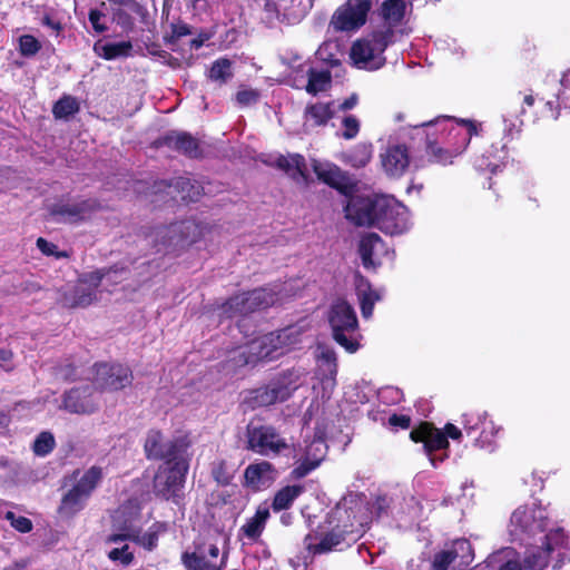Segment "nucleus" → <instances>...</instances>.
Segmentation results:
<instances>
[{
    "label": "nucleus",
    "mask_w": 570,
    "mask_h": 570,
    "mask_svg": "<svg viewBox=\"0 0 570 570\" xmlns=\"http://www.w3.org/2000/svg\"><path fill=\"white\" fill-rule=\"evenodd\" d=\"M391 31L379 30L356 40L350 50V58L355 67L365 70H377L385 63V51L390 42Z\"/></svg>",
    "instance_id": "1"
},
{
    "label": "nucleus",
    "mask_w": 570,
    "mask_h": 570,
    "mask_svg": "<svg viewBox=\"0 0 570 570\" xmlns=\"http://www.w3.org/2000/svg\"><path fill=\"white\" fill-rule=\"evenodd\" d=\"M330 324L334 340L347 352L354 353L358 348V323L353 307L344 299L336 301L330 312Z\"/></svg>",
    "instance_id": "2"
},
{
    "label": "nucleus",
    "mask_w": 570,
    "mask_h": 570,
    "mask_svg": "<svg viewBox=\"0 0 570 570\" xmlns=\"http://www.w3.org/2000/svg\"><path fill=\"white\" fill-rule=\"evenodd\" d=\"M376 226L386 234L396 235L410 227L407 208L393 197L376 198Z\"/></svg>",
    "instance_id": "3"
},
{
    "label": "nucleus",
    "mask_w": 570,
    "mask_h": 570,
    "mask_svg": "<svg viewBox=\"0 0 570 570\" xmlns=\"http://www.w3.org/2000/svg\"><path fill=\"white\" fill-rule=\"evenodd\" d=\"M372 6L371 0H347L334 11L330 26L335 31H356L366 23Z\"/></svg>",
    "instance_id": "4"
},
{
    "label": "nucleus",
    "mask_w": 570,
    "mask_h": 570,
    "mask_svg": "<svg viewBox=\"0 0 570 570\" xmlns=\"http://www.w3.org/2000/svg\"><path fill=\"white\" fill-rule=\"evenodd\" d=\"M288 443L269 425L250 426L247 431V448L264 456H275L288 449Z\"/></svg>",
    "instance_id": "5"
},
{
    "label": "nucleus",
    "mask_w": 570,
    "mask_h": 570,
    "mask_svg": "<svg viewBox=\"0 0 570 570\" xmlns=\"http://www.w3.org/2000/svg\"><path fill=\"white\" fill-rule=\"evenodd\" d=\"M187 469V463L183 460L176 462L168 460L163 463L154 479V488L157 494L165 499L176 497L183 488Z\"/></svg>",
    "instance_id": "6"
},
{
    "label": "nucleus",
    "mask_w": 570,
    "mask_h": 570,
    "mask_svg": "<svg viewBox=\"0 0 570 570\" xmlns=\"http://www.w3.org/2000/svg\"><path fill=\"white\" fill-rule=\"evenodd\" d=\"M298 386V373L294 371L286 372L265 387L256 390L255 402L259 406H268L276 402H283L287 400Z\"/></svg>",
    "instance_id": "7"
},
{
    "label": "nucleus",
    "mask_w": 570,
    "mask_h": 570,
    "mask_svg": "<svg viewBox=\"0 0 570 570\" xmlns=\"http://www.w3.org/2000/svg\"><path fill=\"white\" fill-rule=\"evenodd\" d=\"M277 294L271 289L258 288L248 293H243L232 297L225 305V311L229 316L252 313L259 308H266L277 303Z\"/></svg>",
    "instance_id": "8"
},
{
    "label": "nucleus",
    "mask_w": 570,
    "mask_h": 570,
    "mask_svg": "<svg viewBox=\"0 0 570 570\" xmlns=\"http://www.w3.org/2000/svg\"><path fill=\"white\" fill-rule=\"evenodd\" d=\"M132 382L130 370L121 364H97L95 366L94 383L101 391H118Z\"/></svg>",
    "instance_id": "9"
},
{
    "label": "nucleus",
    "mask_w": 570,
    "mask_h": 570,
    "mask_svg": "<svg viewBox=\"0 0 570 570\" xmlns=\"http://www.w3.org/2000/svg\"><path fill=\"white\" fill-rule=\"evenodd\" d=\"M218 557L217 544L208 543L198 546L194 552H184L181 562L188 570H223L226 557Z\"/></svg>",
    "instance_id": "10"
},
{
    "label": "nucleus",
    "mask_w": 570,
    "mask_h": 570,
    "mask_svg": "<svg viewBox=\"0 0 570 570\" xmlns=\"http://www.w3.org/2000/svg\"><path fill=\"white\" fill-rule=\"evenodd\" d=\"M316 375L322 384L323 394L330 396L336 386L337 362L333 348L318 344L315 351Z\"/></svg>",
    "instance_id": "11"
},
{
    "label": "nucleus",
    "mask_w": 570,
    "mask_h": 570,
    "mask_svg": "<svg viewBox=\"0 0 570 570\" xmlns=\"http://www.w3.org/2000/svg\"><path fill=\"white\" fill-rule=\"evenodd\" d=\"M358 252L365 267H376L393 259L394 253L376 235H364L360 242Z\"/></svg>",
    "instance_id": "12"
},
{
    "label": "nucleus",
    "mask_w": 570,
    "mask_h": 570,
    "mask_svg": "<svg viewBox=\"0 0 570 570\" xmlns=\"http://www.w3.org/2000/svg\"><path fill=\"white\" fill-rule=\"evenodd\" d=\"M99 208L100 204L96 199H85L77 203L59 202L49 210L57 222L73 223L86 218Z\"/></svg>",
    "instance_id": "13"
},
{
    "label": "nucleus",
    "mask_w": 570,
    "mask_h": 570,
    "mask_svg": "<svg viewBox=\"0 0 570 570\" xmlns=\"http://www.w3.org/2000/svg\"><path fill=\"white\" fill-rule=\"evenodd\" d=\"M345 216L356 225L376 224V199L370 197H351L346 207Z\"/></svg>",
    "instance_id": "14"
},
{
    "label": "nucleus",
    "mask_w": 570,
    "mask_h": 570,
    "mask_svg": "<svg viewBox=\"0 0 570 570\" xmlns=\"http://www.w3.org/2000/svg\"><path fill=\"white\" fill-rule=\"evenodd\" d=\"M380 160L386 175L400 177L410 165L409 150L404 145H389L381 151Z\"/></svg>",
    "instance_id": "15"
},
{
    "label": "nucleus",
    "mask_w": 570,
    "mask_h": 570,
    "mask_svg": "<svg viewBox=\"0 0 570 570\" xmlns=\"http://www.w3.org/2000/svg\"><path fill=\"white\" fill-rule=\"evenodd\" d=\"M511 525L513 528L512 533L514 534L543 531V512L534 507H520L512 513Z\"/></svg>",
    "instance_id": "16"
},
{
    "label": "nucleus",
    "mask_w": 570,
    "mask_h": 570,
    "mask_svg": "<svg viewBox=\"0 0 570 570\" xmlns=\"http://www.w3.org/2000/svg\"><path fill=\"white\" fill-rule=\"evenodd\" d=\"M63 409L76 414H91L98 409V401L90 386L77 387L66 393Z\"/></svg>",
    "instance_id": "17"
},
{
    "label": "nucleus",
    "mask_w": 570,
    "mask_h": 570,
    "mask_svg": "<svg viewBox=\"0 0 570 570\" xmlns=\"http://www.w3.org/2000/svg\"><path fill=\"white\" fill-rule=\"evenodd\" d=\"M564 541L566 537L562 530L551 531L546 535L543 548L528 551L524 558L525 567L532 570H542L549 562L550 552L556 546H562Z\"/></svg>",
    "instance_id": "18"
},
{
    "label": "nucleus",
    "mask_w": 570,
    "mask_h": 570,
    "mask_svg": "<svg viewBox=\"0 0 570 570\" xmlns=\"http://www.w3.org/2000/svg\"><path fill=\"white\" fill-rule=\"evenodd\" d=\"M276 476V470L267 461L249 464L244 472L245 485L255 491L271 487Z\"/></svg>",
    "instance_id": "19"
},
{
    "label": "nucleus",
    "mask_w": 570,
    "mask_h": 570,
    "mask_svg": "<svg viewBox=\"0 0 570 570\" xmlns=\"http://www.w3.org/2000/svg\"><path fill=\"white\" fill-rule=\"evenodd\" d=\"M410 436L414 442H422L428 453L449 446L445 434L429 423L420 424L419 428L411 431Z\"/></svg>",
    "instance_id": "20"
},
{
    "label": "nucleus",
    "mask_w": 570,
    "mask_h": 570,
    "mask_svg": "<svg viewBox=\"0 0 570 570\" xmlns=\"http://www.w3.org/2000/svg\"><path fill=\"white\" fill-rule=\"evenodd\" d=\"M139 532V529L132 523V521H129L128 523L125 521L124 525L120 528V532L109 535L107 542L117 543L118 541L132 540L140 543L144 548L153 550L156 547L157 533L155 531H149L140 537Z\"/></svg>",
    "instance_id": "21"
},
{
    "label": "nucleus",
    "mask_w": 570,
    "mask_h": 570,
    "mask_svg": "<svg viewBox=\"0 0 570 570\" xmlns=\"http://www.w3.org/2000/svg\"><path fill=\"white\" fill-rule=\"evenodd\" d=\"M240 355L245 356V364L277 358L275 345L269 344V333L253 340Z\"/></svg>",
    "instance_id": "22"
},
{
    "label": "nucleus",
    "mask_w": 570,
    "mask_h": 570,
    "mask_svg": "<svg viewBox=\"0 0 570 570\" xmlns=\"http://www.w3.org/2000/svg\"><path fill=\"white\" fill-rule=\"evenodd\" d=\"M273 164L295 180H307V165L305 158L299 154L279 155Z\"/></svg>",
    "instance_id": "23"
},
{
    "label": "nucleus",
    "mask_w": 570,
    "mask_h": 570,
    "mask_svg": "<svg viewBox=\"0 0 570 570\" xmlns=\"http://www.w3.org/2000/svg\"><path fill=\"white\" fill-rule=\"evenodd\" d=\"M145 452L149 459H176V445L165 442L159 431L151 430L147 434Z\"/></svg>",
    "instance_id": "24"
},
{
    "label": "nucleus",
    "mask_w": 570,
    "mask_h": 570,
    "mask_svg": "<svg viewBox=\"0 0 570 570\" xmlns=\"http://www.w3.org/2000/svg\"><path fill=\"white\" fill-rule=\"evenodd\" d=\"M334 116L331 102H317L306 107L304 112V127L306 129L324 126Z\"/></svg>",
    "instance_id": "25"
},
{
    "label": "nucleus",
    "mask_w": 570,
    "mask_h": 570,
    "mask_svg": "<svg viewBox=\"0 0 570 570\" xmlns=\"http://www.w3.org/2000/svg\"><path fill=\"white\" fill-rule=\"evenodd\" d=\"M313 169L317 178L323 183L335 188L343 186L344 175L336 165L328 161L313 160Z\"/></svg>",
    "instance_id": "26"
},
{
    "label": "nucleus",
    "mask_w": 570,
    "mask_h": 570,
    "mask_svg": "<svg viewBox=\"0 0 570 570\" xmlns=\"http://www.w3.org/2000/svg\"><path fill=\"white\" fill-rule=\"evenodd\" d=\"M356 294L360 299L363 317H371L375 302L381 298L380 294L375 292L363 277H358L356 281Z\"/></svg>",
    "instance_id": "27"
},
{
    "label": "nucleus",
    "mask_w": 570,
    "mask_h": 570,
    "mask_svg": "<svg viewBox=\"0 0 570 570\" xmlns=\"http://www.w3.org/2000/svg\"><path fill=\"white\" fill-rule=\"evenodd\" d=\"M196 229L197 226L195 225L194 222L186 220L175 223L166 228H163L160 230V234L164 237H168V239L164 240V243L178 244L180 242L188 240L189 238H191Z\"/></svg>",
    "instance_id": "28"
},
{
    "label": "nucleus",
    "mask_w": 570,
    "mask_h": 570,
    "mask_svg": "<svg viewBox=\"0 0 570 570\" xmlns=\"http://www.w3.org/2000/svg\"><path fill=\"white\" fill-rule=\"evenodd\" d=\"M87 500L86 494L72 488L62 497L59 513L67 518L73 517L83 509Z\"/></svg>",
    "instance_id": "29"
},
{
    "label": "nucleus",
    "mask_w": 570,
    "mask_h": 570,
    "mask_svg": "<svg viewBox=\"0 0 570 570\" xmlns=\"http://www.w3.org/2000/svg\"><path fill=\"white\" fill-rule=\"evenodd\" d=\"M373 148L371 144L360 142L342 154V160L352 167H364L372 158Z\"/></svg>",
    "instance_id": "30"
},
{
    "label": "nucleus",
    "mask_w": 570,
    "mask_h": 570,
    "mask_svg": "<svg viewBox=\"0 0 570 570\" xmlns=\"http://www.w3.org/2000/svg\"><path fill=\"white\" fill-rule=\"evenodd\" d=\"M326 445L322 440H314L306 452V459L297 469L299 475H305L318 466L325 455Z\"/></svg>",
    "instance_id": "31"
},
{
    "label": "nucleus",
    "mask_w": 570,
    "mask_h": 570,
    "mask_svg": "<svg viewBox=\"0 0 570 570\" xmlns=\"http://www.w3.org/2000/svg\"><path fill=\"white\" fill-rule=\"evenodd\" d=\"M269 517L267 508L259 507L255 514L249 518L246 523L240 528V531L248 539H257L265 528V523Z\"/></svg>",
    "instance_id": "32"
},
{
    "label": "nucleus",
    "mask_w": 570,
    "mask_h": 570,
    "mask_svg": "<svg viewBox=\"0 0 570 570\" xmlns=\"http://www.w3.org/2000/svg\"><path fill=\"white\" fill-rule=\"evenodd\" d=\"M342 540L343 538L340 533L331 532L325 534L320 540V542L316 543V538L314 535L308 534L305 538V546L313 553H323L336 548L342 542Z\"/></svg>",
    "instance_id": "33"
},
{
    "label": "nucleus",
    "mask_w": 570,
    "mask_h": 570,
    "mask_svg": "<svg viewBox=\"0 0 570 570\" xmlns=\"http://www.w3.org/2000/svg\"><path fill=\"white\" fill-rule=\"evenodd\" d=\"M132 46L129 41H121L115 43L96 45L95 51L98 56L106 60H112L119 57H127L130 55Z\"/></svg>",
    "instance_id": "34"
},
{
    "label": "nucleus",
    "mask_w": 570,
    "mask_h": 570,
    "mask_svg": "<svg viewBox=\"0 0 570 570\" xmlns=\"http://www.w3.org/2000/svg\"><path fill=\"white\" fill-rule=\"evenodd\" d=\"M308 81L305 89L308 94L316 95L326 90L331 85V73L327 70L307 69Z\"/></svg>",
    "instance_id": "35"
},
{
    "label": "nucleus",
    "mask_w": 570,
    "mask_h": 570,
    "mask_svg": "<svg viewBox=\"0 0 570 570\" xmlns=\"http://www.w3.org/2000/svg\"><path fill=\"white\" fill-rule=\"evenodd\" d=\"M167 141L169 146H173L190 157L198 156V142L188 134L179 132L171 135L167 138Z\"/></svg>",
    "instance_id": "36"
},
{
    "label": "nucleus",
    "mask_w": 570,
    "mask_h": 570,
    "mask_svg": "<svg viewBox=\"0 0 570 570\" xmlns=\"http://www.w3.org/2000/svg\"><path fill=\"white\" fill-rule=\"evenodd\" d=\"M101 476V469L97 466H91L90 469L82 473V475L77 480V483L72 488H75L77 491H80L81 493L86 494L89 498L91 492L95 490L98 482L100 481Z\"/></svg>",
    "instance_id": "37"
},
{
    "label": "nucleus",
    "mask_w": 570,
    "mask_h": 570,
    "mask_svg": "<svg viewBox=\"0 0 570 570\" xmlns=\"http://www.w3.org/2000/svg\"><path fill=\"white\" fill-rule=\"evenodd\" d=\"M101 476V469L97 466H91L90 469L82 473V475L77 480V483L72 488H75L77 491H80L81 493L86 494L89 498L91 492L95 490L98 482L100 481Z\"/></svg>",
    "instance_id": "38"
},
{
    "label": "nucleus",
    "mask_w": 570,
    "mask_h": 570,
    "mask_svg": "<svg viewBox=\"0 0 570 570\" xmlns=\"http://www.w3.org/2000/svg\"><path fill=\"white\" fill-rule=\"evenodd\" d=\"M303 488L299 485H287L281 489L274 498L273 509L282 511L288 509L293 501L302 493Z\"/></svg>",
    "instance_id": "39"
},
{
    "label": "nucleus",
    "mask_w": 570,
    "mask_h": 570,
    "mask_svg": "<svg viewBox=\"0 0 570 570\" xmlns=\"http://www.w3.org/2000/svg\"><path fill=\"white\" fill-rule=\"evenodd\" d=\"M405 11V2L403 0H385L381 7V14L384 20L390 23H399Z\"/></svg>",
    "instance_id": "40"
},
{
    "label": "nucleus",
    "mask_w": 570,
    "mask_h": 570,
    "mask_svg": "<svg viewBox=\"0 0 570 570\" xmlns=\"http://www.w3.org/2000/svg\"><path fill=\"white\" fill-rule=\"evenodd\" d=\"M127 540L118 541L114 543L115 547L111 548L108 552V558L114 562H119L122 566H129L134 560V552L130 550Z\"/></svg>",
    "instance_id": "41"
},
{
    "label": "nucleus",
    "mask_w": 570,
    "mask_h": 570,
    "mask_svg": "<svg viewBox=\"0 0 570 570\" xmlns=\"http://www.w3.org/2000/svg\"><path fill=\"white\" fill-rule=\"evenodd\" d=\"M450 553L456 559H460V566H468L473 560L471 544L465 539L455 540L450 549Z\"/></svg>",
    "instance_id": "42"
},
{
    "label": "nucleus",
    "mask_w": 570,
    "mask_h": 570,
    "mask_svg": "<svg viewBox=\"0 0 570 570\" xmlns=\"http://www.w3.org/2000/svg\"><path fill=\"white\" fill-rule=\"evenodd\" d=\"M232 76V61L226 58L216 60L209 70V78L214 81L226 82Z\"/></svg>",
    "instance_id": "43"
},
{
    "label": "nucleus",
    "mask_w": 570,
    "mask_h": 570,
    "mask_svg": "<svg viewBox=\"0 0 570 570\" xmlns=\"http://www.w3.org/2000/svg\"><path fill=\"white\" fill-rule=\"evenodd\" d=\"M78 110V101L73 97L66 96L55 104L52 112L56 118H67Z\"/></svg>",
    "instance_id": "44"
},
{
    "label": "nucleus",
    "mask_w": 570,
    "mask_h": 570,
    "mask_svg": "<svg viewBox=\"0 0 570 570\" xmlns=\"http://www.w3.org/2000/svg\"><path fill=\"white\" fill-rule=\"evenodd\" d=\"M278 332L286 353L302 342L303 333L298 326H289Z\"/></svg>",
    "instance_id": "45"
},
{
    "label": "nucleus",
    "mask_w": 570,
    "mask_h": 570,
    "mask_svg": "<svg viewBox=\"0 0 570 570\" xmlns=\"http://www.w3.org/2000/svg\"><path fill=\"white\" fill-rule=\"evenodd\" d=\"M95 299V292L91 288H86L82 284H80L75 292V297L70 303H68V305L71 307H86L90 305Z\"/></svg>",
    "instance_id": "46"
},
{
    "label": "nucleus",
    "mask_w": 570,
    "mask_h": 570,
    "mask_svg": "<svg viewBox=\"0 0 570 570\" xmlns=\"http://www.w3.org/2000/svg\"><path fill=\"white\" fill-rule=\"evenodd\" d=\"M55 444L53 435L49 432H42L33 443V451L37 455L45 456L53 450Z\"/></svg>",
    "instance_id": "47"
},
{
    "label": "nucleus",
    "mask_w": 570,
    "mask_h": 570,
    "mask_svg": "<svg viewBox=\"0 0 570 570\" xmlns=\"http://www.w3.org/2000/svg\"><path fill=\"white\" fill-rule=\"evenodd\" d=\"M212 474L219 484H228L233 478V473L225 461L215 462L213 464Z\"/></svg>",
    "instance_id": "48"
},
{
    "label": "nucleus",
    "mask_w": 570,
    "mask_h": 570,
    "mask_svg": "<svg viewBox=\"0 0 570 570\" xmlns=\"http://www.w3.org/2000/svg\"><path fill=\"white\" fill-rule=\"evenodd\" d=\"M6 519L10 522V524L18 531L26 533L32 529L31 521L22 515H17L16 513L8 511L6 513Z\"/></svg>",
    "instance_id": "49"
},
{
    "label": "nucleus",
    "mask_w": 570,
    "mask_h": 570,
    "mask_svg": "<svg viewBox=\"0 0 570 570\" xmlns=\"http://www.w3.org/2000/svg\"><path fill=\"white\" fill-rule=\"evenodd\" d=\"M19 43H20V52L23 56H32V55L37 53L40 49V45H39L38 40L33 36H30V35H24V36L20 37Z\"/></svg>",
    "instance_id": "50"
},
{
    "label": "nucleus",
    "mask_w": 570,
    "mask_h": 570,
    "mask_svg": "<svg viewBox=\"0 0 570 570\" xmlns=\"http://www.w3.org/2000/svg\"><path fill=\"white\" fill-rule=\"evenodd\" d=\"M342 125L344 127L343 137L345 139H353L356 137L360 130V121L356 117L352 115L346 116L343 119Z\"/></svg>",
    "instance_id": "51"
},
{
    "label": "nucleus",
    "mask_w": 570,
    "mask_h": 570,
    "mask_svg": "<svg viewBox=\"0 0 570 570\" xmlns=\"http://www.w3.org/2000/svg\"><path fill=\"white\" fill-rule=\"evenodd\" d=\"M455 561V558L450 553V551L443 550L435 554L433 560V569L434 570H446L448 567Z\"/></svg>",
    "instance_id": "52"
},
{
    "label": "nucleus",
    "mask_w": 570,
    "mask_h": 570,
    "mask_svg": "<svg viewBox=\"0 0 570 570\" xmlns=\"http://www.w3.org/2000/svg\"><path fill=\"white\" fill-rule=\"evenodd\" d=\"M37 247L40 252L47 256H55L56 258L65 257L66 254L59 252L57 246L53 243L46 240L45 238L37 239Z\"/></svg>",
    "instance_id": "53"
},
{
    "label": "nucleus",
    "mask_w": 570,
    "mask_h": 570,
    "mask_svg": "<svg viewBox=\"0 0 570 570\" xmlns=\"http://www.w3.org/2000/svg\"><path fill=\"white\" fill-rule=\"evenodd\" d=\"M258 99V92L253 89L239 90L236 95V100L242 106H249L255 104Z\"/></svg>",
    "instance_id": "54"
},
{
    "label": "nucleus",
    "mask_w": 570,
    "mask_h": 570,
    "mask_svg": "<svg viewBox=\"0 0 570 570\" xmlns=\"http://www.w3.org/2000/svg\"><path fill=\"white\" fill-rule=\"evenodd\" d=\"M191 30L186 23H175L171 26L170 40H178L179 38L190 35Z\"/></svg>",
    "instance_id": "55"
},
{
    "label": "nucleus",
    "mask_w": 570,
    "mask_h": 570,
    "mask_svg": "<svg viewBox=\"0 0 570 570\" xmlns=\"http://www.w3.org/2000/svg\"><path fill=\"white\" fill-rule=\"evenodd\" d=\"M269 344L275 345V353L277 357L286 353L279 332L269 333Z\"/></svg>",
    "instance_id": "56"
},
{
    "label": "nucleus",
    "mask_w": 570,
    "mask_h": 570,
    "mask_svg": "<svg viewBox=\"0 0 570 570\" xmlns=\"http://www.w3.org/2000/svg\"><path fill=\"white\" fill-rule=\"evenodd\" d=\"M104 17V14L97 10H91L89 13V21L91 22L94 29L97 32H102L106 30V27L100 23V19Z\"/></svg>",
    "instance_id": "57"
},
{
    "label": "nucleus",
    "mask_w": 570,
    "mask_h": 570,
    "mask_svg": "<svg viewBox=\"0 0 570 570\" xmlns=\"http://www.w3.org/2000/svg\"><path fill=\"white\" fill-rule=\"evenodd\" d=\"M391 425L407 429L410 426V419L405 415H392L389 419Z\"/></svg>",
    "instance_id": "58"
},
{
    "label": "nucleus",
    "mask_w": 570,
    "mask_h": 570,
    "mask_svg": "<svg viewBox=\"0 0 570 570\" xmlns=\"http://www.w3.org/2000/svg\"><path fill=\"white\" fill-rule=\"evenodd\" d=\"M460 122L466 127V134L469 136V138H465V144H464V147H465L466 144L469 142L471 136L478 134V124L474 121H471V120H465V119L460 120Z\"/></svg>",
    "instance_id": "59"
},
{
    "label": "nucleus",
    "mask_w": 570,
    "mask_h": 570,
    "mask_svg": "<svg viewBox=\"0 0 570 570\" xmlns=\"http://www.w3.org/2000/svg\"><path fill=\"white\" fill-rule=\"evenodd\" d=\"M462 433L461 431L453 424L448 423L445 425V436L451 438L453 440H459L461 438Z\"/></svg>",
    "instance_id": "60"
},
{
    "label": "nucleus",
    "mask_w": 570,
    "mask_h": 570,
    "mask_svg": "<svg viewBox=\"0 0 570 570\" xmlns=\"http://www.w3.org/2000/svg\"><path fill=\"white\" fill-rule=\"evenodd\" d=\"M357 104V96L356 95H352L351 97H348L347 99H345L341 105H340V109L341 110H350L352 108H354Z\"/></svg>",
    "instance_id": "61"
},
{
    "label": "nucleus",
    "mask_w": 570,
    "mask_h": 570,
    "mask_svg": "<svg viewBox=\"0 0 570 570\" xmlns=\"http://www.w3.org/2000/svg\"><path fill=\"white\" fill-rule=\"evenodd\" d=\"M433 155L438 158L441 163H446L451 156H448V151L441 149V148H432Z\"/></svg>",
    "instance_id": "62"
},
{
    "label": "nucleus",
    "mask_w": 570,
    "mask_h": 570,
    "mask_svg": "<svg viewBox=\"0 0 570 570\" xmlns=\"http://www.w3.org/2000/svg\"><path fill=\"white\" fill-rule=\"evenodd\" d=\"M328 47H330V45H328V43H324L323 46H321V47L318 48V50H317V52H316V53H317V56L320 57V59H322V60H326V61H328L330 63H335V62H336V60H333V59H330V58L325 57V51L327 50V48H328Z\"/></svg>",
    "instance_id": "63"
},
{
    "label": "nucleus",
    "mask_w": 570,
    "mask_h": 570,
    "mask_svg": "<svg viewBox=\"0 0 570 570\" xmlns=\"http://www.w3.org/2000/svg\"><path fill=\"white\" fill-rule=\"evenodd\" d=\"M499 570H521V566L515 560H509Z\"/></svg>",
    "instance_id": "64"
}]
</instances>
